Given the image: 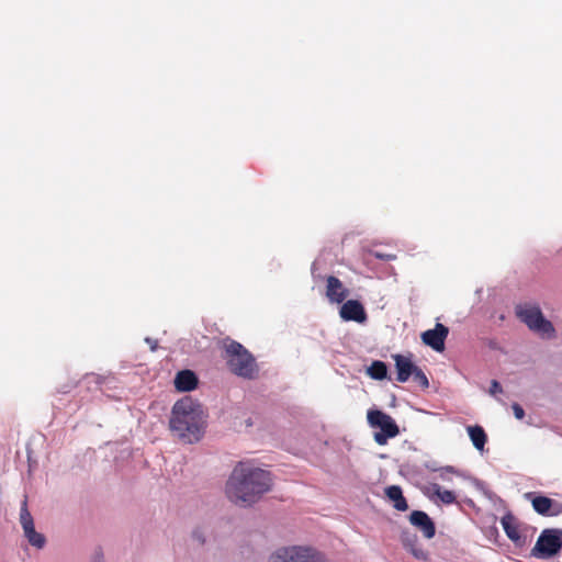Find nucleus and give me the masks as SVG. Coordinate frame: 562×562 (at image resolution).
<instances>
[{
	"instance_id": "aec40b11",
	"label": "nucleus",
	"mask_w": 562,
	"mask_h": 562,
	"mask_svg": "<svg viewBox=\"0 0 562 562\" xmlns=\"http://www.w3.org/2000/svg\"><path fill=\"white\" fill-rule=\"evenodd\" d=\"M20 522L22 525L23 531L29 530L34 527L33 517L27 509L26 499L23 501L20 513Z\"/></svg>"
},
{
	"instance_id": "393cba45",
	"label": "nucleus",
	"mask_w": 562,
	"mask_h": 562,
	"mask_svg": "<svg viewBox=\"0 0 562 562\" xmlns=\"http://www.w3.org/2000/svg\"><path fill=\"white\" fill-rule=\"evenodd\" d=\"M406 550H408L418 560H427V558H428L427 551L424 550L419 543L413 544L409 548H407Z\"/></svg>"
},
{
	"instance_id": "7ed1b4c3",
	"label": "nucleus",
	"mask_w": 562,
	"mask_h": 562,
	"mask_svg": "<svg viewBox=\"0 0 562 562\" xmlns=\"http://www.w3.org/2000/svg\"><path fill=\"white\" fill-rule=\"evenodd\" d=\"M222 358L232 373L244 379H254L258 367L254 356L238 341L226 337L221 341Z\"/></svg>"
},
{
	"instance_id": "f8f14e48",
	"label": "nucleus",
	"mask_w": 562,
	"mask_h": 562,
	"mask_svg": "<svg viewBox=\"0 0 562 562\" xmlns=\"http://www.w3.org/2000/svg\"><path fill=\"white\" fill-rule=\"evenodd\" d=\"M326 282V296L328 300L333 303H342L349 294L342 282L335 276L327 277Z\"/></svg>"
},
{
	"instance_id": "6ab92c4d",
	"label": "nucleus",
	"mask_w": 562,
	"mask_h": 562,
	"mask_svg": "<svg viewBox=\"0 0 562 562\" xmlns=\"http://www.w3.org/2000/svg\"><path fill=\"white\" fill-rule=\"evenodd\" d=\"M24 536L26 537L27 541L37 549H42L45 546V537L37 532L34 527L25 530Z\"/></svg>"
},
{
	"instance_id": "2eb2a0df",
	"label": "nucleus",
	"mask_w": 562,
	"mask_h": 562,
	"mask_svg": "<svg viewBox=\"0 0 562 562\" xmlns=\"http://www.w3.org/2000/svg\"><path fill=\"white\" fill-rule=\"evenodd\" d=\"M386 497L393 503L396 510L405 512L408 509V504L403 495L402 488L398 485H391L385 488Z\"/></svg>"
},
{
	"instance_id": "5701e85b",
	"label": "nucleus",
	"mask_w": 562,
	"mask_h": 562,
	"mask_svg": "<svg viewBox=\"0 0 562 562\" xmlns=\"http://www.w3.org/2000/svg\"><path fill=\"white\" fill-rule=\"evenodd\" d=\"M401 540L405 549L409 548L413 544H418L417 536L408 531L402 532Z\"/></svg>"
},
{
	"instance_id": "cd10ccee",
	"label": "nucleus",
	"mask_w": 562,
	"mask_h": 562,
	"mask_svg": "<svg viewBox=\"0 0 562 562\" xmlns=\"http://www.w3.org/2000/svg\"><path fill=\"white\" fill-rule=\"evenodd\" d=\"M502 391H503L502 385L496 380H493L491 383V390H490L491 394L501 393Z\"/></svg>"
},
{
	"instance_id": "9d476101",
	"label": "nucleus",
	"mask_w": 562,
	"mask_h": 562,
	"mask_svg": "<svg viewBox=\"0 0 562 562\" xmlns=\"http://www.w3.org/2000/svg\"><path fill=\"white\" fill-rule=\"evenodd\" d=\"M409 522L420 530L425 538L431 539L435 537L436 526L425 512L413 510L409 515Z\"/></svg>"
},
{
	"instance_id": "ddd939ff",
	"label": "nucleus",
	"mask_w": 562,
	"mask_h": 562,
	"mask_svg": "<svg viewBox=\"0 0 562 562\" xmlns=\"http://www.w3.org/2000/svg\"><path fill=\"white\" fill-rule=\"evenodd\" d=\"M394 360L397 371L396 380L401 383L408 381L417 366L409 358L402 355H395Z\"/></svg>"
},
{
	"instance_id": "20e7f679",
	"label": "nucleus",
	"mask_w": 562,
	"mask_h": 562,
	"mask_svg": "<svg viewBox=\"0 0 562 562\" xmlns=\"http://www.w3.org/2000/svg\"><path fill=\"white\" fill-rule=\"evenodd\" d=\"M516 315L528 326L530 330L536 331L546 338L555 337V329L552 323L544 318L539 306L520 304L516 307Z\"/></svg>"
},
{
	"instance_id": "423d86ee",
	"label": "nucleus",
	"mask_w": 562,
	"mask_h": 562,
	"mask_svg": "<svg viewBox=\"0 0 562 562\" xmlns=\"http://www.w3.org/2000/svg\"><path fill=\"white\" fill-rule=\"evenodd\" d=\"M368 422L371 427L380 429V431L374 434V441L380 446L386 445L390 438H394L400 434V429L395 420L382 411H369Z\"/></svg>"
},
{
	"instance_id": "c85d7f7f",
	"label": "nucleus",
	"mask_w": 562,
	"mask_h": 562,
	"mask_svg": "<svg viewBox=\"0 0 562 562\" xmlns=\"http://www.w3.org/2000/svg\"><path fill=\"white\" fill-rule=\"evenodd\" d=\"M375 257L379 259L393 260L395 259V255H383L380 252H375Z\"/></svg>"
},
{
	"instance_id": "7c9ffc66",
	"label": "nucleus",
	"mask_w": 562,
	"mask_h": 562,
	"mask_svg": "<svg viewBox=\"0 0 562 562\" xmlns=\"http://www.w3.org/2000/svg\"><path fill=\"white\" fill-rule=\"evenodd\" d=\"M97 562V561H95Z\"/></svg>"
},
{
	"instance_id": "dca6fc26",
	"label": "nucleus",
	"mask_w": 562,
	"mask_h": 562,
	"mask_svg": "<svg viewBox=\"0 0 562 562\" xmlns=\"http://www.w3.org/2000/svg\"><path fill=\"white\" fill-rule=\"evenodd\" d=\"M502 526L506 536L514 542L518 543L521 539L518 525L513 515L507 514L502 518Z\"/></svg>"
},
{
	"instance_id": "4be33fe9",
	"label": "nucleus",
	"mask_w": 562,
	"mask_h": 562,
	"mask_svg": "<svg viewBox=\"0 0 562 562\" xmlns=\"http://www.w3.org/2000/svg\"><path fill=\"white\" fill-rule=\"evenodd\" d=\"M412 378L422 389H427L429 386V381L420 368L416 367Z\"/></svg>"
},
{
	"instance_id": "0eeeda50",
	"label": "nucleus",
	"mask_w": 562,
	"mask_h": 562,
	"mask_svg": "<svg viewBox=\"0 0 562 562\" xmlns=\"http://www.w3.org/2000/svg\"><path fill=\"white\" fill-rule=\"evenodd\" d=\"M562 548V530L544 529L531 549V555L537 559H550Z\"/></svg>"
},
{
	"instance_id": "b1692460",
	"label": "nucleus",
	"mask_w": 562,
	"mask_h": 562,
	"mask_svg": "<svg viewBox=\"0 0 562 562\" xmlns=\"http://www.w3.org/2000/svg\"><path fill=\"white\" fill-rule=\"evenodd\" d=\"M406 550H408L418 560H427V558H428L427 551L424 550L419 543L413 544L409 548H407Z\"/></svg>"
},
{
	"instance_id": "9b49d317",
	"label": "nucleus",
	"mask_w": 562,
	"mask_h": 562,
	"mask_svg": "<svg viewBox=\"0 0 562 562\" xmlns=\"http://www.w3.org/2000/svg\"><path fill=\"white\" fill-rule=\"evenodd\" d=\"M340 317L345 321L364 323L367 313L363 305L357 300H348L340 307Z\"/></svg>"
},
{
	"instance_id": "a211bd4d",
	"label": "nucleus",
	"mask_w": 562,
	"mask_h": 562,
	"mask_svg": "<svg viewBox=\"0 0 562 562\" xmlns=\"http://www.w3.org/2000/svg\"><path fill=\"white\" fill-rule=\"evenodd\" d=\"M369 375L374 380H383L387 374V367L383 361H373L368 368Z\"/></svg>"
},
{
	"instance_id": "412c9836",
	"label": "nucleus",
	"mask_w": 562,
	"mask_h": 562,
	"mask_svg": "<svg viewBox=\"0 0 562 562\" xmlns=\"http://www.w3.org/2000/svg\"><path fill=\"white\" fill-rule=\"evenodd\" d=\"M434 492L445 504H453L456 502L454 493L448 490H442L438 484L434 485Z\"/></svg>"
},
{
	"instance_id": "bb28decb",
	"label": "nucleus",
	"mask_w": 562,
	"mask_h": 562,
	"mask_svg": "<svg viewBox=\"0 0 562 562\" xmlns=\"http://www.w3.org/2000/svg\"><path fill=\"white\" fill-rule=\"evenodd\" d=\"M192 537L200 543L203 544L205 542L204 533L201 529H195L192 533Z\"/></svg>"
},
{
	"instance_id": "6e6552de",
	"label": "nucleus",
	"mask_w": 562,
	"mask_h": 562,
	"mask_svg": "<svg viewBox=\"0 0 562 562\" xmlns=\"http://www.w3.org/2000/svg\"><path fill=\"white\" fill-rule=\"evenodd\" d=\"M525 497L531 502L535 512L541 516L554 517L562 514V504L542 495L526 493Z\"/></svg>"
},
{
	"instance_id": "4468645a",
	"label": "nucleus",
	"mask_w": 562,
	"mask_h": 562,
	"mask_svg": "<svg viewBox=\"0 0 562 562\" xmlns=\"http://www.w3.org/2000/svg\"><path fill=\"white\" fill-rule=\"evenodd\" d=\"M198 385V376L191 370H182L175 378V386L178 391L190 392Z\"/></svg>"
},
{
	"instance_id": "1a4fd4ad",
	"label": "nucleus",
	"mask_w": 562,
	"mask_h": 562,
	"mask_svg": "<svg viewBox=\"0 0 562 562\" xmlns=\"http://www.w3.org/2000/svg\"><path fill=\"white\" fill-rule=\"evenodd\" d=\"M448 334V327L441 323H437L434 329H428L422 334V340L426 346L440 352L445 349V340Z\"/></svg>"
},
{
	"instance_id": "a878e982",
	"label": "nucleus",
	"mask_w": 562,
	"mask_h": 562,
	"mask_svg": "<svg viewBox=\"0 0 562 562\" xmlns=\"http://www.w3.org/2000/svg\"><path fill=\"white\" fill-rule=\"evenodd\" d=\"M512 409L517 419H522L525 417V411L518 403H514L512 405Z\"/></svg>"
},
{
	"instance_id": "39448f33",
	"label": "nucleus",
	"mask_w": 562,
	"mask_h": 562,
	"mask_svg": "<svg viewBox=\"0 0 562 562\" xmlns=\"http://www.w3.org/2000/svg\"><path fill=\"white\" fill-rule=\"evenodd\" d=\"M270 562H326L325 557L311 547L291 546L276 550Z\"/></svg>"
},
{
	"instance_id": "c756f323",
	"label": "nucleus",
	"mask_w": 562,
	"mask_h": 562,
	"mask_svg": "<svg viewBox=\"0 0 562 562\" xmlns=\"http://www.w3.org/2000/svg\"><path fill=\"white\" fill-rule=\"evenodd\" d=\"M446 471H448V472H454V470H453V468H452V467H447V468H446Z\"/></svg>"
},
{
	"instance_id": "f257e3e1",
	"label": "nucleus",
	"mask_w": 562,
	"mask_h": 562,
	"mask_svg": "<svg viewBox=\"0 0 562 562\" xmlns=\"http://www.w3.org/2000/svg\"><path fill=\"white\" fill-rule=\"evenodd\" d=\"M272 487L270 472L239 462L226 483L228 499L243 507L257 503Z\"/></svg>"
},
{
	"instance_id": "f03ea898",
	"label": "nucleus",
	"mask_w": 562,
	"mask_h": 562,
	"mask_svg": "<svg viewBox=\"0 0 562 562\" xmlns=\"http://www.w3.org/2000/svg\"><path fill=\"white\" fill-rule=\"evenodd\" d=\"M170 429L184 442L192 443L202 436L203 411L199 403L186 396L172 407Z\"/></svg>"
},
{
	"instance_id": "f3484780",
	"label": "nucleus",
	"mask_w": 562,
	"mask_h": 562,
	"mask_svg": "<svg viewBox=\"0 0 562 562\" xmlns=\"http://www.w3.org/2000/svg\"><path fill=\"white\" fill-rule=\"evenodd\" d=\"M468 434L470 436V439H471L473 446L477 450L482 451L484 449V446L487 440V436H486L484 429L479 425L469 426Z\"/></svg>"
}]
</instances>
